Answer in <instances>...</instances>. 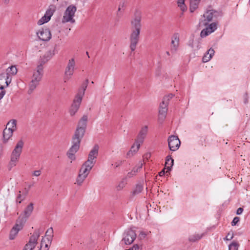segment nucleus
<instances>
[{
  "label": "nucleus",
  "instance_id": "1",
  "mask_svg": "<svg viewBox=\"0 0 250 250\" xmlns=\"http://www.w3.org/2000/svg\"><path fill=\"white\" fill-rule=\"evenodd\" d=\"M141 17L139 13L136 14L131 21V34L129 37L130 48L131 51H134L138 44L142 25L141 23Z\"/></svg>",
  "mask_w": 250,
  "mask_h": 250
},
{
  "label": "nucleus",
  "instance_id": "2",
  "mask_svg": "<svg viewBox=\"0 0 250 250\" xmlns=\"http://www.w3.org/2000/svg\"><path fill=\"white\" fill-rule=\"evenodd\" d=\"M222 16L221 11H217L213 9L207 10L203 15L204 19L200 21V26H207L209 22L216 19Z\"/></svg>",
  "mask_w": 250,
  "mask_h": 250
},
{
  "label": "nucleus",
  "instance_id": "3",
  "mask_svg": "<svg viewBox=\"0 0 250 250\" xmlns=\"http://www.w3.org/2000/svg\"><path fill=\"white\" fill-rule=\"evenodd\" d=\"M77 11V7L74 5L68 6L65 10L62 19V22L65 23L70 22L74 23L75 21L73 19L75 13Z\"/></svg>",
  "mask_w": 250,
  "mask_h": 250
},
{
  "label": "nucleus",
  "instance_id": "4",
  "mask_svg": "<svg viewBox=\"0 0 250 250\" xmlns=\"http://www.w3.org/2000/svg\"><path fill=\"white\" fill-rule=\"evenodd\" d=\"M88 117L87 115H83L80 120L77 127L75 131L74 136L83 138L87 126Z\"/></svg>",
  "mask_w": 250,
  "mask_h": 250
},
{
  "label": "nucleus",
  "instance_id": "5",
  "mask_svg": "<svg viewBox=\"0 0 250 250\" xmlns=\"http://www.w3.org/2000/svg\"><path fill=\"white\" fill-rule=\"evenodd\" d=\"M95 158L88 157V160L82 166L79 173L87 176L96 162Z\"/></svg>",
  "mask_w": 250,
  "mask_h": 250
},
{
  "label": "nucleus",
  "instance_id": "6",
  "mask_svg": "<svg viewBox=\"0 0 250 250\" xmlns=\"http://www.w3.org/2000/svg\"><path fill=\"white\" fill-rule=\"evenodd\" d=\"M82 138L73 135L72 139V145L67 152L68 156H73L80 148V143Z\"/></svg>",
  "mask_w": 250,
  "mask_h": 250
},
{
  "label": "nucleus",
  "instance_id": "7",
  "mask_svg": "<svg viewBox=\"0 0 250 250\" xmlns=\"http://www.w3.org/2000/svg\"><path fill=\"white\" fill-rule=\"evenodd\" d=\"M136 238L135 231L131 229L126 230L123 234L122 242L125 245L132 244Z\"/></svg>",
  "mask_w": 250,
  "mask_h": 250
},
{
  "label": "nucleus",
  "instance_id": "8",
  "mask_svg": "<svg viewBox=\"0 0 250 250\" xmlns=\"http://www.w3.org/2000/svg\"><path fill=\"white\" fill-rule=\"evenodd\" d=\"M75 60L74 58H72L69 60L68 64L65 70L64 76L63 78L65 83L66 82L69 80H70L71 76L73 75L75 68Z\"/></svg>",
  "mask_w": 250,
  "mask_h": 250
},
{
  "label": "nucleus",
  "instance_id": "9",
  "mask_svg": "<svg viewBox=\"0 0 250 250\" xmlns=\"http://www.w3.org/2000/svg\"><path fill=\"white\" fill-rule=\"evenodd\" d=\"M180 141L178 136L171 135L168 139V144L169 149L171 151H175L178 149L180 146Z\"/></svg>",
  "mask_w": 250,
  "mask_h": 250
},
{
  "label": "nucleus",
  "instance_id": "10",
  "mask_svg": "<svg viewBox=\"0 0 250 250\" xmlns=\"http://www.w3.org/2000/svg\"><path fill=\"white\" fill-rule=\"evenodd\" d=\"M81 95H76L73 100L69 112L71 116H74L78 110L80 104L82 102Z\"/></svg>",
  "mask_w": 250,
  "mask_h": 250
},
{
  "label": "nucleus",
  "instance_id": "11",
  "mask_svg": "<svg viewBox=\"0 0 250 250\" xmlns=\"http://www.w3.org/2000/svg\"><path fill=\"white\" fill-rule=\"evenodd\" d=\"M206 28L203 29L200 33V36L202 38L206 37L211 33L213 32L217 27V23L216 22H212L209 24H208Z\"/></svg>",
  "mask_w": 250,
  "mask_h": 250
},
{
  "label": "nucleus",
  "instance_id": "12",
  "mask_svg": "<svg viewBox=\"0 0 250 250\" xmlns=\"http://www.w3.org/2000/svg\"><path fill=\"white\" fill-rule=\"evenodd\" d=\"M37 34L39 38L43 41H48L51 38V32L48 28H42Z\"/></svg>",
  "mask_w": 250,
  "mask_h": 250
},
{
  "label": "nucleus",
  "instance_id": "13",
  "mask_svg": "<svg viewBox=\"0 0 250 250\" xmlns=\"http://www.w3.org/2000/svg\"><path fill=\"white\" fill-rule=\"evenodd\" d=\"M179 36L178 33H175L172 37L171 51L173 53L176 52L179 46Z\"/></svg>",
  "mask_w": 250,
  "mask_h": 250
},
{
  "label": "nucleus",
  "instance_id": "14",
  "mask_svg": "<svg viewBox=\"0 0 250 250\" xmlns=\"http://www.w3.org/2000/svg\"><path fill=\"white\" fill-rule=\"evenodd\" d=\"M147 132L148 126L147 125L142 127L139 131L137 139L135 140L137 141L139 143L143 144L144 139L147 135Z\"/></svg>",
  "mask_w": 250,
  "mask_h": 250
},
{
  "label": "nucleus",
  "instance_id": "15",
  "mask_svg": "<svg viewBox=\"0 0 250 250\" xmlns=\"http://www.w3.org/2000/svg\"><path fill=\"white\" fill-rule=\"evenodd\" d=\"M24 143L22 140H20L17 143L14 150L12 151V155L14 156H20L23 146Z\"/></svg>",
  "mask_w": 250,
  "mask_h": 250
},
{
  "label": "nucleus",
  "instance_id": "16",
  "mask_svg": "<svg viewBox=\"0 0 250 250\" xmlns=\"http://www.w3.org/2000/svg\"><path fill=\"white\" fill-rule=\"evenodd\" d=\"M43 75V69L41 66H37L36 70L34 72L32 79L40 82Z\"/></svg>",
  "mask_w": 250,
  "mask_h": 250
},
{
  "label": "nucleus",
  "instance_id": "17",
  "mask_svg": "<svg viewBox=\"0 0 250 250\" xmlns=\"http://www.w3.org/2000/svg\"><path fill=\"white\" fill-rule=\"evenodd\" d=\"M13 130L7 128V127L3 131V143L6 144L8 140L12 136Z\"/></svg>",
  "mask_w": 250,
  "mask_h": 250
},
{
  "label": "nucleus",
  "instance_id": "18",
  "mask_svg": "<svg viewBox=\"0 0 250 250\" xmlns=\"http://www.w3.org/2000/svg\"><path fill=\"white\" fill-rule=\"evenodd\" d=\"M27 219V218L24 217L23 216H20L18 219L16 220V224L14 226L17 228L21 230L23 228Z\"/></svg>",
  "mask_w": 250,
  "mask_h": 250
},
{
  "label": "nucleus",
  "instance_id": "19",
  "mask_svg": "<svg viewBox=\"0 0 250 250\" xmlns=\"http://www.w3.org/2000/svg\"><path fill=\"white\" fill-rule=\"evenodd\" d=\"M168 99L164 98L163 101L160 104L159 113H167Z\"/></svg>",
  "mask_w": 250,
  "mask_h": 250
},
{
  "label": "nucleus",
  "instance_id": "20",
  "mask_svg": "<svg viewBox=\"0 0 250 250\" xmlns=\"http://www.w3.org/2000/svg\"><path fill=\"white\" fill-rule=\"evenodd\" d=\"M142 143H139L137 141L135 140V143L132 146L130 150L127 153V155H134L138 151L140 145Z\"/></svg>",
  "mask_w": 250,
  "mask_h": 250
},
{
  "label": "nucleus",
  "instance_id": "21",
  "mask_svg": "<svg viewBox=\"0 0 250 250\" xmlns=\"http://www.w3.org/2000/svg\"><path fill=\"white\" fill-rule=\"evenodd\" d=\"M52 241L43 238L41 241L40 249L42 250H48L49 247L51 244Z\"/></svg>",
  "mask_w": 250,
  "mask_h": 250
},
{
  "label": "nucleus",
  "instance_id": "22",
  "mask_svg": "<svg viewBox=\"0 0 250 250\" xmlns=\"http://www.w3.org/2000/svg\"><path fill=\"white\" fill-rule=\"evenodd\" d=\"M40 236L39 230H36L34 232L33 234L30 238L29 243L31 244H33L34 246H36L38 238Z\"/></svg>",
  "mask_w": 250,
  "mask_h": 250
},
{
  "label": "nucleus",
  "instance_id": "23",
  "mask_svg": "<svg viewBox=\"0 0 250 250\" xmlns=\"http://www.w3.org/2000/svg\"><path fill=\"white\" fill-rule=\"evenodd\" d=\"M214 54V51L212 48H210L207 52V54H205L203 58H202V61L204 62H208L212 57L213 56Z\"/></svg>",
  "mask_w": 250,
  "mask_h": 250
},
{
  "label": "nucleus",
  "instance_id": "24",
  "mask_svg": "<svg viewBox=\"0 0 250 250\" xmlns=\"http://www.w3.org/2000/svg\"><path fill=\"white\" fill-rule=\"evenodd\" d=\"M33 208V204L32 203H30L24 209L23 216L28 218L31 214Z\"/></svg>",
  "mask_w": 250,
  "mask_h": 250
},
{
  "label": "nucleus",
  "instance_id": "25",
  "mask_svg": "<svg viewBox=\"0 0 250 250\" xmlns=\"http://www.w3.org/2000/svg\"><path fill=\"white\" fill-rule=\"evenodd\" d=\"M167 159L165 162V168L167 169V172L171 170V168L173 165L174 160L172 157H166Z\"/></svg>",
  "mask_w": 250,
  "mask_h": 250
},
{
  "label": "nucleus",
  "instance_id": "26",
  "mask_svg": "<svg viewBox=\"0 0 250 250\" xmlns=\"http://www.w3.org/2000/svg\"><path fill=\"white\" fill-rule=\"evenodd\" d=\"M7 77H8V74H5V72L1 73L0 74V90L4 89V88L5 87L4 84H5Z\"/></svg>",
  "mask_w": 250,
  "mask_h": 250
},
{
  "label": "nucleus",
  "instance_id": "27",
  "mask_svg": "<svg viewBox=\"0 0 250 250\" xmlns=\"http://www.w3.org/2000/svg\"><path fill=\"white\" fill-rule=\"evenodd\" d=\"M5 74H8V76L11 77V75H15L17 73V69L15 65H12L6 69Z\"/></svg>",
  "mask_w": 250,
  "mask_h": 250
},
{
  "label": "nucleus",
  "instance_id": "28",
  "mask_svg": "<svg viewBox=\"0 0 250 250\" xmlns=\"http://www.w3.org/2000/svg\"><path fill=\"white\" fill-rule=\"evenodd\" d=\"M40 82L38 81H35L32 79L30 84H29V89L28 90V93H31L33 90H34L37 86L39 84Z\"/></svg>",
  "mask_w": 250,
  "mask_h": 250
},
{
  "label": "nucleus",
  "instance_id": "29",
  "mask_svg": "<svg viewBox=\"0 0 250 250\" xmlns=\"http://www.w3.org/2000/svg\"><path fill=\"white\" fill-rule=\"evenodd\" d=\"M201 0H190V11L193 12L198 7V4Z\"/></svg>",
  "mask_w": 250,
  "mask_h": 250
},
{
  "label": "nucleus",
  "instance_id": "30",
  "mask_svg": "<svg viewBox=\"0 0 250 250\" xmlns=\"http://www.w3.org/2000/svg\"><path fill=\"white\" fill-rule=\"evenodd\" d=\"M20 230H21L19 229H18L15 226H14L10 230L9 234V239L10 240L14 239L16 236L17 235Z\"/></svg>",
  "mask_w": 250,
  "mask_h": 250
},
{
  "label": "nucleus",
  "instance_id": "31",
  "mask_svg": "<svg viewBox=\"0 0 250 250\" xmlns=\"http://www.w3.org/2000/svg\"><path fill=\"white\" fill-rule=\"evenodd\" d=\"M86 177L87 176L79 173L75 184H77L78 186H81Z\"/></svg>",
  "mask_w": 250,
  "mask_h": 250
},
{
  "label": "nucleus",
  "instance_id": "32",
  "mask_svg": "<svg viewBox=\"0 0 250 250\" xmlns=\"http://www.w3.org/2000/svg\"><path fill=\"white\" fill-rule=\"evenodd\" d=\"M55 54V49L47 51L42 56L47 60H50Z\"/></svg>",
  "mask_w": 250,
  "mask_h": 250
},
{
  "label": "nucleus",
  "instance_id": "33",
  "mask_svg": "<svg viewBox=\"0 0 250 250\" xmlns=\"http://www.w3.org/2000/svg\"><path fill=\"white\" fill-rule=\"evenodd\" d=\"M16 120H11L7 124L6 127L7 128H10L14 131L16 128Z\"/></svg>",
  "mask_w": 250,
  "mask_h": 250
},
{
  "label": "nucleus",
  "instance_id": "34",
  "mask_svg": "<svg viewBox=\"0 0 250 250\" xmlns=\"http://www.w3.org/2000/svg\"><path fill=\"white\" fill-rule=\"evenodd\" d=\"M99 146L98 145H95L93 148L90 151L88 156H94L98 154Z\"/></svg>",
  "mask_w": 250,
  "mask_h": 250
},
{
  "label": "nucleus",
  "instance_id": "35",
  "mask_svg": "<svg viewBox=\"0 0 250 250\" xmlns=\"http://www.w3.org/2000/svg\"><path fill=\"white\" fill-rule=\"evenodd\" d=\"M45 236L46 239L49 240L50 241L52 240V238L53 236V229L52 228H50L48 229L45 233Z\"/></svg>",
  "mask_w": 250,
  "mask_h": 250
},
{
  "label": "nucleus",
  "instance_id": "36",
  "mask_svg": "<svg viewBox=\"0 0 250 250\" xmlns=\"http://www.w3.org/2000/svg\"><path fill=\"white\" fill-rule=\"evenodd\" d=\"M239 244L236 241H233L229 246V250H238Z\"/></svg>",
  "mask_w": 250,
  "mask_h": 250
},
{
  "label": "nucleus",
  "instance_id": "37",
  "mask_svg": "<svg viewBox=\"0 0 250 250\" xmlns=\"http://www.w3.org/2000/svg\"><path fill=\"white\" fill-rule=\"evenodd\" d=\"M143 187L141 185H137L135 189L132 191L133 195H137L142 192Z\"/></svg>",
  "mask_w": 250,
  "mask_h": 250
},
{
  "label": "nucleus",
  "instance_id": "38",
  "mask_svg": "<svg viewBox=\"0 0 250 250\" xmlns=\"http://www.w3.org/2000/svg\"><path fill=\"white\" fill-rule=\"evenodd\" d=\"M18 161L17 157H11V161L8 166L9 170L11 169L12 167L16 166Z\"/></svg>",
  "mask_w": 250,
  "mask_h": 250
},
{
  "label": "nucleus",
  "instance_id": "39",
  "mask_svg": "<svg viewBox=\"0 0 250 250\" xmlns=\"http://www.w3.org/2000/svg\"><path fill=\"white\" fill-rule=\"evenodd\" d=\"M202 237V236L199 235V234H194L192 235H191L189 237L188 240L190 242H195L196 241H198L200 240Z\"/></svg>",
  "mask_w": 250,
  "mask_h": 250
},
{
  "label": "nucleus",
  "instance_id": "40",
  "mask_svg": "<svg viewBox=\"0 0 250 250\" xmlns=\"http://www.w3.org/2000/svg\"><path fill=\"white\" fill-rule=\"evenodd\" d=\"M48 61V60L46 59L43 56L41 57L40 60H39L37 66H41V67L43 69V65L45 64L46 62H47Z\"/></svg>",
  "mask_w": 250,
  "mask_h": 250
},
{
  "label": "nucleus",
  "instance_id": "41",
  "mask_svg": "<svg viewBox=\"0 0 250 250\" xmlns=\"http://www.w3.org/2000/svg\"><path fill=\"white\" fill-rule=\"evenodd\" d=\"M21 191H19V194L18 195L16 199V202L19 204H21V202L25 199L26 197V194H21Z\"/></svg>",
  "mask_w": 250,
  "mask_h": 250
},
{
  "label": "nucleus",
  "instance_id": "42",
  "mask_svg": "<svg viewBox=\"0 0 250 250\" xmlns=\"http://www.w3.org/2000/svg\"><path fill=\"white\" fill-rule=\"evenodd\" d=\"M184 2L185 0H178V6L180 7L181 10L183 11H185L187 9Z\"/></svg>",
  "mask_w": 250,
  "mask_h": 250
},
{
  "label": "nucleus",
  "instance_id": "43",
  "mask_svg": "<svg viewBox=\"0 0 250 250\" xmlns=\"http://www.w3.org/2000/svg\"><path fill=\"white\" fill-rule=\"evenodd\" d=\"M126 179L124 178L121 182H120L119 184L118 187H117V189L118 190H121V189L123 188L125 185L126 184Z\"/></svg>",
  "mask_w": 250,
  "mask_h": 250
},
{
  "label": "nucleus",
  "instance_id": "44",
  "mask_svg": "<svg viewBox=\"0 0 250 250\" xmlns=\"http://www.w3.org/2000/svg\"><path fill=\"white\" fill-rule=\"evenodd\" d=\"M159 113L158 121L160 124H162L166 117L167 113Z\"/></svg>",
  "mask_w": 250,
  "mask_h": 250
},
{
  "label": "nucleus",
  "instance_id": "45",
  "mask_svg": "<svg viewBox=\"0 0 250 250\" xmlns=\"http://www.w3.org/2000/svg\"><path fill=\"white\" fill-rule=\"evenodd\" d=\"M50 20H48L47 19L46 16L44 14V15L38 21V24L39 25H42L44 23L48 22Z\"/></svg>",
  "mask_w": 250,
  "mask_h": 250
},
{
  "label": "nucleus",
  "instance_id": "46",
  "mask_svg": "<svg viewBox=\"0 0 250 250\" xmlns=\"http://www.w3.org/2000/svg\"><path fill=\"white\" fill-rule=\"evenodd\" d=\"M54 10H52L51 8L47 9L45 12V15L47 17L48 20H50L51 17L53 15Z\"/></svg>",
  "mask_w": 250,
  "mask_h": 250
},
{
  "label": "nucleus",
  "instance_id": "47",
  "mask_svg": "<svg viewBox=\"0 0 250 250\" xmlns=\"http://www.w3.org/2000/svg\"><path fill=\"white\" fill-rule=\"evenodd\" d=\"M144 163L142 162H139V164L133 168V170L135 171L136 174L142 168Z\"/></svg>",
  "mask_w": 250,
  "mask_h": 250
},
{
  "label": "nucleus",
  "instance_id": "48",
  "mask_svg": "<svg viewBox=\"0 0 250 250\" xmlns=\"http://www.w3.org/2000/svg\"><path fill=\"white\" fill-rule=\"evenodd\" d=\"M87 83H83V85H82V88H83V90L82 91H80L77 94V95H81V99H82L83 98V96L84 94V92H85V90L87 87Z\"/></svg>",
  "mask_w": 250,
  "mask_h": 250
},
{
  "label": "nucleus",
  "instance_id": "49",
  "mask_svg": "<svg viewBox=\"0 0 250 250\" xmlns=\"http://www.w3.org/2000/svg\"><path fill=\"white\" fill-rule=\"evenodd\" d=\"M36 246L28 243L26 244L23 250H33Z\"/></svg>",
  "mask_w": 250,
  "mask_h": 250
},
{
  "label": "nucleus",
  "instance_id": "50",
  "mask_svg": "<svg viewBox=\"0 0 250 250\" xmlns=\"http://www.w3.org/2000/svg\"><path fill=\"white\" fill-rule=\"evenodd\" d=\"M233 237V233L232 231L229 232L228 234L226 237L224 238V240H231Z\"/></svg>",
  "mask_w": 250,
  "mask_h": 250
},
{
  "label": "nucleus",
  "instance_id": "51",
  "mask_svg": "<svg viewBox=\"0 0 250 250\" xmlns=\"http://www.w3.org/2000/svg\"><path fill=\"white\" fill-rule=\"evenodd\" d=\"M136 174L135 173V171H133V170H132L131 171L128 172L126 177H125V179H127V178H131L133 176L135 175Z\"/></svg>",
  "mask_w": 250,
  "mask_h": 250
},
{
  "label": "nucleus",
  "instance_id": "52",
  "mask_svg": "<svg viewBox=\"0 0 250 250\" xmlns=\"http://www.w3.org/2000/svg\"><path fill=\"white\" fill-rule=\"evenodd\" d=\"M240 221V218L238 217H235L232 221L231 222V225L232 226H235L237 223Z\"/></svg>",
  "mask_w": 250,
  "mask_h": 250
},
{
  "label": "nucleus",
  "instance_id": "53",
  "mask_svg": "<svg viewBox=\"0 0 250 250\" xmlns=\"http://www.w3.org/2000/svg\"><path fill=\"white\" fill-rule=\"evenodd\" d=\"M129 250H141L142 248L141 246H140L139 245L136 244L134 245L131 249H129Z\"/></svg>",
  "mask_w": 250,
  "mask_h": 250
},
{
  "label": "nucleus",
  "instance_id": "54",
  "mask_svg": "<svg viewBox=\"0 0 250 250\" xmlns=\"http://www.w3.org/2000/svg\"><path fill=\"white\" fill-rule=\"evenodd\" d=\"M11 77H9V76L7 77V78L6 79L5 83V84H6V87L8 86L9 85V84L11 83Z\"/></svg>",
  "mask_w": 250,
  "mask_h": 250
},
{
  "label": "nucleus",
  "instance_id": "55",
  "mask_svg": "<svg viewBox=\"0 0 250 250\" xmlns=\"http://www.w3.org/2000/svg\"><path fill=\"white\" fill-rule=\"evenodd\" d=\"M122 9H121V6H119L118 11H117V16L120 17L122 15L123 12Z\"/></svg>",
  "mask_w": 250,
  "mask_h": 250
},
{
  "label": "nucleus",
  "instance_id": "56",
  "mask_svg": "<svg viewBox=\"0 0 250 250\" xmlns=\"http://www.w3.org/2000/svg\"><path fill=\"white\" fill-rule=\"evenodd\" d=\"M41 174V171L40 170H35L33 172L32 175L35 176H39Z\"/></svg>",
  "mask_w": 250,
  "mask_h": 250
},
{
  "label": "nucleus",
  "instance_id": "57",
  "mask_svg": "<svg viewBox=\"0 0 250 250\" xmlns=\"http://www.w3.org/2000/svg\"><path fill=\"white\" fill-rule=\"evenodd\" d=\"M122 163V162L121 161H118L116 162H115L114 164H112V166H115V167H117L119 166H120Z\"/></svg>",
  "mask_w": 250,
  "mask_h": 250
},
{
  "label": "nucleus",
  "instance_id": "58",
  "mask_svg": "<svg viewBox=\"0 0 250 250\" xmlns=\"http://www.w3.org/2000/svg\"><path fill=\"white\" fill-rule=\"evenodd\" d=\"M243 211V208H239L237 210V211H236V214L237 215H240L241 214L242 212Z\"/></svg>",
  "mask_w": 250,
  "mask_h": 250
},
{
  "label": "nucleus",
  "instance_id": "59",
  "mask_svg": "<svg viewBox=\"0 0 250 250\" xmlns=\"http://www.w3.org/2000/svg\"><path fill=\"white\" fill-rule=\"evenodd\" d=\"M5 94V91L2 90V91L0 92V100L3 97L4 95Z\"/></svg>",
  "mask_w": 250,
  "mask_h": 250
},
{
  "label": "nucleus",
  "instance_id": "60",
  "mask_svg": "<svg viewBox=\"0 0 250 250\" xmlns=\"http://www.w3.org/2000/svg\"><path fill=\"white\" fill-rule=\"evenodd\" d=\"M3 154V147L2 145L0 144V155Z\"/></svg>",
  "mask_w": 250,
  "mask_h": 250
},
{
  "label": "nucleus",
  "instance_id": "61",
  "mask_svg": "<svg viewBox=\"0 0 250 250\" xmlns=\"http://www.w3.org/2000/svg\"><path fill=\"white\" fill-rule=\"evenodd\" d=\"M119 6H121V9H122V11H124V6H125V2H121Z\"/></svg>",
  "mask_w": 250,
  "mask_h": 250
},
{
  "label": "nucleus",
  "instance_id": "62",
  "mask_svg": "<svg viewBox=\"0 0 250 250\" xmlns=\"http://www.w3.org/2000/svg\"><path fill=\"white\" fill-rule=\"evenodd\" d=\"M173 97V95L172 94H170L167 96H165L164 98H167V99H168V101L171 99L172 97Z\"/></svg>",
  "mask_w": 250,
  "mask_h": 250
},
{
  "label": "nucleus",
  "instance_id": "63",
  "mask_svg": "<svg viewBox=\"0 0 250 250\" xmlns=\"http://www.w3.org/2000/svg\"><path fill=\"white\" fill-rule=\"evenodd\" d=\"M165 174V168L163 169L161 171H160L159 173V175L160 176H162L164 175Z\"/></svg>",
  "mask_w": 250,
  "mask_h": 250
},
{
  "label": "nucleus",
  "instance_id": "64",
  "mask_svg": "<svg viewBox=\"0 0 250 250\" xmlns=\"http://www.w3.org/2000/svg\"><path fill=\"white\" fill-rule=\"evenodd\" d=\"M2 0V2L4 4H7L9 3V1H10V0Z\"/></svg>",
  "mask_w": 250,
  "mask_h": 250
}]
</instances>
